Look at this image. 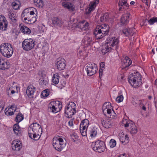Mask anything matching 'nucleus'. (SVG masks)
I'll return each mask as SVG.
<instances>
[{
  "mask_svg": "<svg viewBox=\"0 0 157 157\" xmlns=\"http://www.w3.org/2000/svg\"><path fill=\"white\" fill-rule=\"evenodd\" d=\"M119 139L123 145L126 144L129 142V138L127 135H124L123 132L120 133L119 134Z\"/></svg>",
  "mask_w": 157,
  "mask_h": 157,
  "instance_id": "412c9836",
  "label": "nucleus"
},
{
  "mask_svg": "<svg viewBox=\"0 0 157 157\" xmlns=\"http://www.w3.org/2000/svg\"><path fill=\"white\" fill-rule=\"evenodd\" d=\"M134 4H135V2H134L133 1L131 2H130V4L132 5H133Z\"/></svg>",
  "mask_w": 157,
  "mask_h": 157,
  "instance_id": "69168bd1",
  "label": "nucleus"
},
{
  "mask_svg": "<svg viewBox=\"0 0 157 157\" xmlns=\"http://www.w3.org/2000/svg\"><path fill=\"white\" fill-rule=\"evenodd\" d=\"M86 69L87 75L89 76L95 74L98 70L96 64L94 63L88 64Z\"/></svg>",
  "mask_w": 157,
  "mask_h": 157,
  "instance_id": "f8f14e48",
  "label": "nucleus"
},
{
  "mask_svg": "<svg viewBox=\"0 0 157 157\" xmlns=\"http://www.w3.org/2000/svg\"><path fill=\"white\" fill-rule=\"evenodd\" d=\"M19 26L21 31L25 34H29L31 33L30 29L26 26L20 24Z\"/></svg>",
  "mask_w": 157,
  "mask_h": 157,
  "instance_id": "c756f323",
  "label": "nucleus"
},
{
  "mask_svg": "<svg viewBox=\"0 0 157 157\" xmlns=\"http://www.w3.org/2000/svg\"><path fill=\"white\" fill-rule=\"evenodd\" d=\"M99 3L98 0H95L91 2L89 4L88 7L86 8L85 10V13L86 14H89L91 11H93L95 9L96 5Z\"/></svg>",
  "mask_w": 157,
  "mask_h": 157,
  "instance_id": "4468645a",
  "label": "nucleus"
},
{
  "mask_svg": "<svg viewBox=\"0 0 157 157\" xmlns=\"http://www.w3.org/2000/svg\"><path fill=\"white\" fill-rule=\"evenodd\" d=\"M155 84L157 86V79H156L155 81Z\"/></svg>",
  "mask_w": 157,
  "mask_h": 157,
  "instance_id": "774afa93",
  "label": "nucleus"
},
{
  "mask_svg": "<svg viewBox=\"0 0 157 157\" xmlns=\"http://www.w3.org/2000/svg\"><path fill=\"white\" fill-rule=\"evenodd\" d=\"M49 94V90L46 89L43 91L41 93V95L43 97H47Z\"/></svg>",
  "mask_w": 157,
  "mask_h": 157,
  "instance_id": "37998d69",
  "label": "nucleus"
},
{
  "mask_svg": "<svg viewBox=\"0 0 157 157\" xmlns=\"http://www.w3.org/2000/svg\"><path fill=\"white\" fill-rule=\"evenodd\" d=\"M2 54L7 58L10 57L13 53V49L10 44L8 43H2L0 46Z\"/></svg>",
  "mask_w": 157,
  "mask_h": 157,
  "instance_id": "20e7f679",
  "label": "nucleus"
},
{
  "mask_svg": "<svg viewBox=\"0 0 157 157\" xmlns=\"http://www.w3.org/2000/svg\"><path fill=\"white\" fill-rule=\"evenodd\" d=\"M130 19V14L127 12L123 14L120 19V22L122 25H126L128 23Z\"/></svg>",
  "mask_w": 157,
  "mask_h": 157,
  "instance_id": "a211bd4d",
  "label": "nucleus"
},
{
  "mask_svg": "<svg viewBox=\"0 0 157 157\" xmlns=\"http://www.w3.org/2000/svg\"><path fill=\"white\" fill-rule=\"evenodd\" d=\"M84 41L87 42V44H90L92 42V39L91 37L89 36H86L84 39Z\"/></svg>",
  "mask_w": 157,
  "mask_h": 157,
  "instance_id": "c03bdc74",
  "label": "nucleus"
},
{
  "mask_svg": "<svg viewBox=\"0 0 157 157\" xmlns=\"http://www.w3.org/2000/svg\"><path fill=\"white\" fill-rule=\"evenodd\" d=\"M75 107L76 105L73 102H70L66 106L65 113L67 118H71L72 115L75 114L76 112Z\"/></svg>",
  "mask_w": 157,
  "mask_h": 157,
  "instance_id": "6e6552de",
  "label": "nucleus"
},
{
  "mask_svg": "<svg viewBox=\"0 0 157 157\" xmlns=\"http://www.w3.org/2000/svg\"><path fill=\"white\" fill-rule=\"evenodd\" d=\"M122 33L125 36H127L129 34V29H126L122 30Z\"/></svg>",
  "mask_w": 157,
  "mask_h": 157,
  "instance_id": "8fccbe9b",
  "label": "nucleus"
},
{
  "mask_svg": "<svg viewBox=\"0 0 157 157\" xmlns=\"http://www.w3.org/2000/svg\"><path fill=\"white\" fill-rule=\"evenodd\" d=\"M157 22V18L154 17L148 21V22L150 25H153L155 22Z\"/></svg>",
  "mask_w": 157,
  "mask_h": 157,
  "instance_id": "79ce46f5",
  "label": "nucleus"
},
{
  "mask_svg": "<svg viewBox=\"0 0 157 157\" xmlns=\"http://www.w3.org/2000/svg\"><path fill=\"white\" fill-rule=\"evenodd\" d=\"M116 142L115 140L112 139L110 140L109 142V145L110 147H114L116 146Z\"/></svg>",
  "mask_w": 157,
  "mask_h": 157,
  "instance_id": "a18cd8bd",
  "label": "nucleus"
},
{
  "mask_svg": "<svg viewBox=\"0 0 157 157\" xmlns=\"http://www.w3.org/2000/svg\"><path fill=\"white\" fill-rule=\"evenodd\" d=\"M52 82L55 84H57L59 82V78L58 74H54L52 78Z\"/></svg>",
  "mask_w": 157,
  "mask_h": 157,
  "instance_id": "e433bc0d",
  "label": "nucleus"
},
{
  "mask_svg": "<svg viewBox=\"0 0 157 157\" xmlns=\"http://www.w3.org/2000/svg\"><path fill=\"white\" fill-rule=\"evenodd\" d=\"M155 106L156 109H157V100L156 101L155 103Z\"/></svg>",
  "mask_w": 157,
  "mask_h": 157,
  "instance_id": "338daca9",
  "label": "nucleus"
},
{
  "mask_svg": "<svg viewBox=\"0 0 157 157\" xmlns=\"http://www.w3.org/2000/svg\"><path fill=\"white\" fill-rule=\"evenodd\" d=\"M21 143L20 141L14 140L12 143V147L13 150L16 151H19L21 148Z\"/></svg>",
  "mask_w": 157,
  "mask_h": 157,
  "instance_id": "5701e85b",
  "label": "nucleus"
},
{
  "mask_svg": "<svg viewBox=\"0 0 157 157\" xmlns=\"http://www.w3.org/2000/svg\"><path fill=\"white\" fill-rule=\"evenodd\" d=\"M103 74V70L102 69H100L99 70V77L101 78Z\"/></svg>",
  "mask_w": 157,
  "mask_h": 157,
  "instance_id": "6e6d98bb",
  "label": "nucleus"
},
{
  "mask_svg": "<svg viewBox=\"0 0 157 157\" xmlns=\"http://www.w3.org/2000/svg\"><path fill=\"white\" fill-rule=\"evenodd\" d=\"M34 5L38 8H42L44 6V2L42 0H34Z\"/></svg>",
  "mask_w": 157,
  "mask_h": 157,
  "instance_id": "2f4dec72",
  "label": "nucleus"
},
{
  "mask_svg": "<svg viewBox=\"0 0 157 157\" xmlns=\"http://www.w3.org/2000/svg\"><path fill=\"white\" fill-rule=\"evenodd\" d=\"M135 29H129V34L131 36H132L135 33Z\"/></svg>",
  "mask_w": 157,
  "mask_h": 157,
  "instance_id": "3c124183",
  "label": "nucleus"
},
{
  "mask_svg": "<svg viewBox=\"0 0 157 157\" xmlns=\"http://www.w3.org/2000/svg\"><path fill=\"white\" fill-rule=\"evenodd\" d=\"M109 17L108 13H105L101 15L100 18V21L102 22H104L107 21Z\"/></svg>",
  "mask_w": 157,
  "mask_h": 157,
  "instance_id": "72a5a7b5",
  "label": "nucleus"
},
{
  "mask_svg": "<svg viewBox=\"0 0 157 157\" xmlns=\"http://www.w3.org/2000/svg\"><path fill=\"white\" fill-rule=\"evenodd\" d=\"M15 93V91L14 90H11V94H13Z\"/></svg>",
  "mask_w": 157,
  "mask_h": 157,
  "instance_id": "0e129e2a",
  "label": "nucleus"
},
{
  "mask_svg": "<svg viewBox=\"0 0 157 157\" xmlns=\"http://www.w3.org/2000/svg\"><path fill=\"white\" fill-rule=\"evenodd\" d=\"M105 64L104 62H101L100 64V69H103L105 67Z\"/></svg>",
  "mask_w": 157,
  "mask_h": 157,
  "instance_id": "13d9d810",
  "label": "nucleus"
},
{
  "mask_svg": "<svg viewBox=\"0 0 157 157\" xmlns=\"http://www.w3.org/2000/svg\"><path fill=\"white\" fill-rule=\"evenodd\" d=\"M62 104L59 101H53L48 104V110L49 112L57 113L62 108Z\"/></svg>",
  "mask_w": 157,
  "mask_h": 157,
  "instance_id": "0eeeda50",
  "label": "nucleus"
},
{
  "mask_svg": "<svg viewBox=\"0 0 157 157\" xmlns=\"http://www.w3.org/2000/svg\"><path fill=\"white\" fill-rule=\"evenodd\" d=\"M35 88L32 85L29 86L26 90V94L30 98H36V94H35Z\"/></svg>",
  "mask_w": 157,
  "mask_h": 157,
  "instance_id": "2eb2a0df",
  "label": "nucleus"
},
{
  "mask_svg": "<svg viewBox=\"0 0 157 157\" xmlns=\"http://www.w3.org/2000/svg\"><path fill=\"white\" fill-rule=\"evenodd\" d=\"M62 6L65 8L67 9L70 11H73L75 10V7L71 3L66 1L62 3Z\"/></svg>",
  "mask_w": 157,
  "mask_h": 157,
  "instance_id": "a878e982",
  "label": "nucleus"
},
{
  "mask_svg": "<svg viewBox=\"0 0 157 157\" xmlns=\"http://www.w3.org/2000/svg\"><path fill=\"white\" fill-rule=\"evenodd\" d=\"M53 145L55 149L58 151H61L66 146V144L63 143V140L59 136L55 137L53 140Z\"/></svg>",
  "mask_w": 157,
  "mask_h": 157,
  "instance_id": "423d86ee",
  "label": "nucleus"
},
{
  "mask_svg": "<svg viewBox=\"0 0 157 157\" xmlns=\"http://www.w3.org/2000/svg\"><path fill=\"white\" fill-rule=\"evenodd\" d=\"M52 24L56 27H60L63 24L62 21L59 18L53 17L52 19Z\"/></svg>",
  "mask_w": 157,
  "mask_h": 157,
  "instance_id": "4be33fe9",
  "label": "nucleus"
},
{
  "mask_svg": "<svg viewBox=\"0 0 157 157\" xmlns=\"http://www.w3.org/2000/svg\"><path fill=\"white\" fill-rule=\"evenodd\" d=\"M92 147L95 151L101 152L105 150V146L104 142L100 140H98L92 143Z\"/></svg>",
  "mask_w": 157,
  "mask_h": 157,
  "instance_id": "1a4fd4ad",
  "label": "nucleus"
},
{
  "mask_svg": "<svg viewBox=\"0 0 157 157\" xmlns=\"http://www.w3.org/2000/svg\"><path fill=\"white\" fill-rule=\"evenodd\" d=\"M120 1L121 2L123 3V5H124L125 6L127 7L128 4L127 3L126 0H120Z\"/></svg>",
  "mask_w": 157,
  "mask_h": 157,
  "instance_id": "5fc2aeb1",
  "label": "nucleus"
},
{
  "mask_svg": "<svg viewBox=\"0 0 157 157\" xmlns=\"http://www.w3.org/2000/svg\"><path fill=\"white\" fill-rule=\"evenodd\" d=\"M101 123L102 126L105 128H111L112 126V121L110 119H107L101 121Z\"/></svg>",
  "mask_w": 157,
  "mask_h": 157,
  "instance_id": "393cba45",
  "label": "nucleus"
},
{
  "mask_svg": "<svg viewBox=\"0 0 157 157\" xmlns=\"http://www.w3.org/2000/svg\"><path fill=\"white\" fill-rule=\"evenodd\" d=\"M8 26V22L5 17L3 15H0V29L6 30Z\"/></svg>",
  "mask_w": 157,
  "mask_h": 157,
  "instance_id": "dca6fc26",
  "label": "nucleus"
},
{
  "mask_svg": "<svg viewBox=\"0 0 157 157\" xmlns=\"http://www.w3.org/2000/svg\"><path fill=\"white\" fill-rule=\"evenodd\" d=\"M13 106V105H12L10 108L8 109H6L5 110V112L6 115L10 116L14 114V112L12 110V107Z\"/></svg>",
  "mask_w": 157,
  "mask_h": 157,
  "instance_id": "473e14b6",
  "label": "nucleus"
},
{
  "mask_svg": "<svg viewBox=\"0 0 157 157\" xmlns=\"http://www.w3.org/2000/svg\"><path fill=\"white\" fill-rule=\"evenodd\" d=\"M128 81L132 86L136 88L140 86L142 83L141 75L138 72L136 74H130L129 75Z\"/></svg>",
  "mask_w": 157,
  "mask_h": 157,
  "instance_id": "39448f33",
  "label": "nucleus"
},
{
  "mask_svg": "<svg viewBox=\"0 0 157 157\" xmlns=\"http://www.w3.org/2000/svg\"><path fill=\"white\" fill-rule=\"evenodd\" d=\"M89 134L91 137H95L97 134V131L94 128H91L88 131Z\"/></svg>",
  "mask_w": 157,
  "mask_h": 157,
  "instance_id": "c9c22d12",
  "label": "nucleus"
},
{
  "mask_svg": "<svg viewBox=\"0 0 157 157\" xmlns=\"http://www.w3.org/2000/svg\"><path fill=\"white\" fill-rule=\"evenodd\" d=\"M12 5L15 10H17L19 8V2L18 1H15L12 3Z\"/></svg>",
  "mask_w": 157,
  "mask_h": 157,
  "instance_id": "ea45409f",
  "label": "nucleus"
},
{
  "mask_svg": "<svg viewBox=\"0 0 157 157\" xmlns=\"http://www.w3.org/2000/svg\"><path fill=\"white\" fill-rule=\"evenodd\" d=\"M118 157H129L128 156H125V155L124 154H122L121 155L119 156Z\"/></svg>",
  "mask_w": 157,
  "mask_h": 157,
  "instance_id": "052dcab7",
  "label": "nucleus"
},
{
  "mask_svg": "<svg viewBox=\"0 0 157 157\" xmlns=\"http://www.w3.org/2000/svg\"><path fill=\"white\" fill-rule=\"evenodd\" d=\"M89 124V121L87 119H85L83 120L80 125V127L81 128L82 127H86V128L88 127Z\"/></svg>",
  "mask_w": 157,
  "mask_h": 157,
  "instance_id": "f704fd0d",
  "label": "nucleus"
},
{
  "mask_svg": "<svg viewBox=\"0 0 157 157\" xmlns=\"http://www.w3.org/2000/svg\"><path fill=\"white\" fill-rule=\"evenodd\" d=\"M4 107V105L2 102H0V113L3 110Z\"/></svg>",
  "mask_w": 157,
  "mask_h": 157,
  "instance_id": "864d4df0",
  "label": "nucleus"
},
{
  "mask_svg": "<svg viewBox=\"0 0 157 157\" xmlns=\"http://www.w3.org/2000/svg\"><path fill=\"white\" fill-rule=\"evenodd\" d=\"M78 28L81 29L82 31L86 30L88 29V23L83 21L78 24Z\"/></svg>",
  "mask_w": 157,
  "mask_h": 157,
  "instance_id": "b1692460",
  "label": "nucleus"
},
{
  "mask_svg": "<svg viewBox=\"0 0 157 157\" xmlns=\"http://www.w3.org/2000/svg\"><path fill=\"white\" fill-rule=\"evenodd\" d=\"M118 5L120 7H123V6H124V5H123V3L121 2L120 1H119V2Z\"/></svg>",
  "mask_w": 157,
  "mask_h": 157,
  "instance_id": "bf43d9fd",
  "label": "nucleus"
},
{
  "mask_svg": "<svg viewBox=\"0 0 157 157\" xmlns=\"http://www.w3.org/2000/svg\"><path fill=\"white\" fill-rule=\"evenodd\" d=\"M80 132L83 136H85L86 135V131L87 128L84 127H80Z\"/></svg>",
  "mask_w": 157,
  "mask_h": 157,
  "instance_id": "a19ab883",
  "label": "nucleus"
},
{
  "mask_svg": "<svg viewBox=\"0 0 157 157\" xmlns=\"http://www.w3.org/2000/svg\"><path fill=\"white\" fill-rule=\"evenodd\" d=\"M130 130H131V132L132 134L136 133L137 132V128L135 125V127L134 126L132 127Z\"/></svg>",
  "mask_w": 157,
  "mask_h": 157,
  "instance_id": "de8ad7c7",
  "label": "nucleus"
},
{
  "mask_svg": "<svg viewBox=\"0 0 157 157\" xmlns=\"http://www.w3.org/2000/svg\"><path fill=\"white\" fill-rule=\"evenodd\" d=\"M56 63L57 68L59 71L63 70L66 66V61L63 58H59L57 59Z\"/></svg>",
  "mask_w": 157,
  "mask_h": 157,
  "instance_id": "ddd939ff",
  "label": "nucleus"
},
{
  "mask_svg": "<svg viewBox=\"0 0 157 157\" xmlns=\"http://www.w3.org/2000/svg\"><path fill=\"white\" fill-rule=\"evenodd\" d=\"M9 63L5 62L4 60L0 57V69L5 70L9 68Z\"/></svg>",
  "mask_w": 157,
  "mask_h": 157,
  "instance_id": "bb28decb",
  "label": "nucleus"
},
{
  "mask_svg": "<svg viewBox=\"0 0 157 157\" xmlns=\"http://www.w3.org/2000/svg\"><path fill=\"white\" fill-rule=\"evenodd\" d=\"M112 49H113L106 43L102 47L101 52L103 54H105L107 52H110Z\"/></svg>",
  "mask_w": 157,
  "mask_h": 157,
  "instance_id": "c85d7f7f",
  "label": "nucleus"
},
{
  "mask_svg": "<svg viewBox=\"0 0 157 157\" xmlns=\"http://www.w3.org/2000/svg\"><path fill=\"white\" fill-rule=\"evenodd\" d=\"M142 109L143 110H144V111H145L146 110V108L145 107V106L144 105H143Z\"/></svg>",
  "mask_w": 157,
  "mask_h": 157,
  "instance_id": "e2e57ef3",
  "label": "nucleus"
},
{
  "mask_svg": "<svg viewBox=\"0 0 157 157\" xmlns=\"http://www.w3.org/2000/svg\"><path fill=\"white\" fill-rule=\"evenodd\" d=\"M74 119H71L68 122V124L70 126H73Z\"/></svg>",
  "mask_w": 157,
  "mask_h": 157,
  "instance_id": "603ef678",
  "label": "nucleus"
},
{
  "mask_svg": "<svg viewBox=\"0 0 157 157\" xmlns=\"http://www.w3.org/2000/svg\"><path fill=\"white\" fill-rule=\"evenodd\" d=\"M119 40L115 37H109L106 40V43L113 50H117L118 48Z\"/></svg>",
  "mask_w": 157,
  "mask_h": 157,
  "instance_id": "9d476101",
  "label": "nucleus"
},
{
  "mask_svg": "<svg viewBox=\"0 0 157 157\" xmlns=\"http://www.w3.org/2000/svg\"><path fill=\"white\" fill-rule=\"evenodd\" d=\"M13 106L12 107V110H13V111L14 112L16 111L15 106V105H13Z\"/></svg>",
  "mask_w": 157,
  "mask_h": 157,
  "instance_id": "680f3d73",
  "label": "nucleus"
},
{
  "mask_svg": "<svg viewBox=\"0 0 157 157\" xmlns=\"http://www.w3.org/2000/svg\"><path fill=\"white\" fill-rule=\"evenodd\" d=\"M123 96L122 95L118 96L116 98V101L118 103H120L123 100Z\"/></svg>",
  "mask_w": 157,
  "mask_h": 157,
  "instance_id": "49530a36",
  "label": "nucleus"
},
{
  "mask_svg": "<svg viewBox=\"0 0 157 157\" xmlns=\"http://www.w3.org/2000/svg\"><path fill=\"white\" fill-rule=\"evenodd\" d=\"M132 63V61L128 57H125L122 61L123 69L128 67Z\"/></svg>",
  "mask_w": 157,
  "mask_h": 157,
  "instance_id": "cd10ccee",
  "label": "nucleus"
},
{
  "mask_svg": "<svg viewBox=\"0 0 157 157\" xmlns=\"http://www.w3.org/2000/svg\"><path fill=\"white\" fill-rule=\"evenodd\" d=\"M9 17L11 21L15 23L17 21V17L15 14L10 13L9 14Z\"/></svg>",
  "mask_w": 157,
  "mask_h": 157,
  "instance_id": "4c0bfd02",
  "label": "nucleus"
},
{
  "mask_svg": "<svg viewBox=\"0 0 157 157\" xmlns=\"http://www.w3.org/2000/svg\"><path fill=\"white\" fill-rule=\"evenodd\" d=\"M42 132V129L41 126L36 123L31 124L28 129L29 137L35 140L38 139L39 133L41 134Z\"/></svg>",
  "mask_w": 157,
  "mask_h": 157,
  "instance_id": "f257e3e1",
  "label": "nucleus"
},
{
  "mask_svg": "<svg viewBox=\"0 0 157 157\" xmlns=\"http://www.w3.org/2000/svg\"><path fill=\"white\" fill-rule=\"evenodd\" d=\"M122 125L125 128H128L130 130L133 126L135 127V124L133 122L127 119H123L122 121Z\"/></svg>",
  "mask_w": 157,
  "mask_h": 157,
  "instance_id": "aec40b11",
  "label": "nucleus"
},
{
  "mask_svg": "<svg viewBox=\"0 0 157 157\" xmlns=\"http://www.w3.org/2000/svg\"><path fill=\"white\" fill-rule=\"evenodd\" d=\"M13 129L16 135L21 133V130L18 125L17 124H15L13 127Z\"/></svg>",
  "mask_w": 157,
  "mask_h": 157,
  "instance_id": "7c9ffc66",
  "label": "nucleus"
},
{
  "mask_svg": "<svg viewBox=\"0 0 157 157\" xmlns=\"http://www.w3.org/2000/svg\"><path fill=\"white\" fill-rule=\"evenodd\" d=\"M78 25V24H76L75 23H74L72 25V27H71V28L72 29H75V28H78V26H77Z\"/></svg>",
  "mask_w": 157,
  "mask_h": 157,
  "instance_id": "4d7b16f0",
  "label": "nucleus"
},
{
  "mask_svg": "<svg viewBox=\"0 0 157 157\" xmlns=\"http://www.w3.org/2000/svg\"><path fill=\"white\" fill-rule=\"evenodd\" d=\"M109 29V25L106 24H104L101 26H97L94 32V34L97 39H101L108 34Z\"/></svg>",
  "mask_w": 157,
  "mask_h": 157,
  "instance_id": "f03ea898",
  "label": "nucleus"
},
{
  "mask_svg": "<svg viewBox=\"0 0 157 157\" xmlns=\"http://www.w3.org/2000/svg\"><path fill=\"white\" fill-rule=\"evenodd\" d=\"M23 116L22 114H18L16 117V121L18 123L23 120Z\"/></svg>",
  "mask_w": 157,
  "mask_h": 157,
  "instance_id": "58836bf2",
  "label": "nucleus"
},
{
  "mask_svg": "<svg viewBox=\"0 0 157 157\" xmlns=\"http://www.w3.org/2000/svg\"><path fill=\"white\" fill-rule=\"evenodd\" d=\"M35 14L34 12L30 9L27 8L25 9L21 14L22 17H24V20L28 24L34 23L36 21V18L33 15Z\"/></svg>",
  "mask_w": 157,
  "mask_h": 157,
  "instance_id": "7ed1b4c3",
  "label": "nucleus"
},
{
  "mask_svg": "<svg viewBox=\"0 0 157 157\" xmlns=\"http://www.w3.org/2000/svg\"><path fill=\"white\" fill-rule=\"evenodd\" d=\"M111 103L108 102H105L102 106V110L104 113L107 112L108 114H110L111 113V109H112Z\"/></svg>",
  "mask_w": 157,
  "mask_h": 157,
  "instance_id": "6ab92c4d",
  "label": "nucleus"
},
{
  "mask_svg": "<svg viewBox=\"0 0 157 157\" xmlns=\"http://www.w3.org/2000/svg\"><path fill=\"white\" fill-rule=\"evenodd\" d=\"M40 75V78L39 80V83L43 86H46L48 83V79L45 73L41 72Z\"/></svg>",
  "mask_w": 157,
  "mask_h": 157,
  "instance_id": "f3484780",
  "label": "nucleus"
},
{
  "mask_svg": "<svg viewBox=\"0 0 157 157\" xmlns=\"http://www.w3.org/2000/svg\"><path fill=\"white\" fill-rule=\"evenodd\" d=\"M22 47L25 51L32 49L35 45V41L32 39H25L22 43Z\"/></svg>",
  "mask_w": 157,
  "mask_h": 157,
  "instance_id": "9b49d317",
  "label": "nucleus"
},
{
  "mask_svg": "<svg viewBox=\"0 0 157 157\" xmlns=\"http://www.w3.org/2000/svg\"><path fill=\"white\" fill-rule=\"evenodd\" d=\"M113 112L111 111V113L110 115V117L111 118L114 119L116 117V114L114 111L112 109Z\"/></svg>",
  "mask_w": 157,
  "mask_h": 157,
  "instance_id": "09e8293b",
  "label": "nucleus"
}]
</instances>
